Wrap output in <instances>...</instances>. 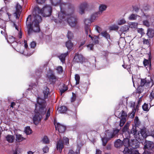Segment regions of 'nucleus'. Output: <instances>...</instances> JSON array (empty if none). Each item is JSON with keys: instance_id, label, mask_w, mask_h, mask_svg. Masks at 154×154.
Returning a JSON list of instances; mask_svg holds the SVG:
<instances>
[{"instance_id": "nucleus-1", "label": "nucleus", "mask_w": 154, "mask_h": 154, "mask_svg": "<svg viewBox=\"0 0 154 154\" xmlns=\"http://www.w3.org/2000/svg\"><path fill=\"white\" fill-rule=\"evenodd\" d=\"M52 7L49 5H46L42 9L38 7H36L32 14L34 18L32 20L31 16L29 15L26 19V23L28 29V34H30L32 32H39L40 31L39 23L42 20V17L38 14H41L44 17L51 15L52 12Z\"/></svg>"}, {"instance_id": "nucleus-2", "label": "nucleus", "mask_w": 154, "mask_h": 154, "mask_svg": "<svg viewBox=\"0 0 154 154\" xmlns=\"http://www.w3.org/2000/svg\"><path fill=\"white\" fill-rule=\"evenodd\" d=\"M46 106L47 104L44 100L39 97L37 98L35 110V114L33 118V121L35 125L38 124L41 121L42 116L45 114L47 109Z\"/></svg>"}, {"instance_id": "nucleus-3", "label": "nucleus", "mask_w": 154, "mask_h": 154, "mask_svg": "<svg viewBox=\"0 0 154 154\" xmlns=\"http://www.w3.org/2000/svg\"><path fill=\"white\" fill-rule=\"evenodd\" d=\"M131 133L135 138L140 140L146 138L148 136L146 133V129H142L137 132L136 128L133 127L131 130Z\"/></svg>"}, {"instance_id": "nucleus-4", "label": "nucleus", "mask_w": 154, "mask_h": 154, "mask_svg": "<svg viewBox=\"0 0 154 154\" xmlns=\"http://www.w3.org/2000/svg\"><path fill=\"white\" fill-rule=\"evenodd\" d=\"M51 4L54 5L56 6L59 5L60 6V8L62 9L65 6H68V8L71 7L72 11L74 9V5L70 3H65L64 2L63 0H50Z\"/></svg>"}, {"instance_id": "nucleus-5", "label": "nucleus", "mask_w": 154, "mask_h": 154, "mask_svg": "<svg viewBox=\"0 0 154 154\" xmlns=\"http://www.w3.org/2000/svg\"><path fill=\"white\" fill-rule=\"evenodd\" d=\"M69 9L68 11H71V13L70 14H68V16L67 17L68 19L66 20V21L70 26H74L76 25L77 23L76 19L75 17L74 16H72L71 14L74 12V8L73 11L71 7L70 8H69Z\"/></svg>"}, {"instance_id": "nucleus-6", "label": "nucleus", "mask_w": 154, "mask_h": 154, "mask_svg": "<svg viewBox=\"0 0 154 154\" xmlns=\"http://www.w3.org/2000/svg\"><path fill=\"white\" fill-rule=\"evenodd\" d=\"M69 143V139L66 137H63V140L60 139L57 141V148L59 152L61 153L62 152V149L63 147V144L67 145Z\"/></svg>"}, {"instance_id": "nucleus-7", "label": "nucleus", "mask_w": 154, "mask_h": 154, "mask_svg": "<svg viewBox=\"0 0 154 154\" xmlns=\"http://www.w3.org/2000/svg\"><path fill=\"white\" fill-rule=\"evenodd\" d=\"M68 6H65L62 9L60 8L61 11L59 12L58 14V19L59 20V21L60 22H61V21L66 20L67 19L66 18H67V16H68V14L66 15L65 14V12L63 11L64 9L66 8Z\"/></svg>"}, {"instance_id": "nucleus-8", "label": "nucleus", "mask_w": 154, "mask_h": 154, "mask_svg": "<svg viewBox=\"0 0 154 154\" xmlns=\"http://www.w3.org/2000/svg\"><path fill=\"white\" fill-rule=\"evenodd\" d=\"M119 130L118 129L114 130L112 131H111L109 130H107L106 131V135L107 137H110L112 138L113 137H116Z\"/></svg>"}, {"instance_id": "nucleus-9", "label": "nucleus", "mask_w": 154, "mask_h": 154, "mask_svg": "<svg viewBox=\"0 0 154 154\" xmlns=\"http://www.w3.org/2000/svg\"><path fill=\"white\" fill-rule=\"evenodd\" d=\"M88 7V3L86 2H84L81 3L79 6V13L82 14L85 13V10Z\"/></svg>"}, {"instance_id": "nucleus-10", "label": "nucleus", "mask_w": 154, "mask_h": 154, "mask_svg": "<svg viewBox=\"0 0 154 154\" xmlns=\"http://www.w3.org/2000/svg\"><path fill=\"white\" fill-rule=\"evenodd\" d=\"M129 125V123L127 122L123 128L122 131L123 132L122 136L123 137H124L125 135H127V137H129V136L130 135V134H131V133H130L128 131Z\"/></svg>"}, {"instance_id": "nucleus-11", "label": "nucleus", "mask_w": 154, "mask_h": 154, "mask_svg": "<svg viewBox=\"0 0 154 154\" xmlns=\"http://www.w3.org/2000/svg\"><path fill=\"white\" fill-rule=\"evenodd\" d=\"M74 60L77 63H82L85 60V58L81 54L76 53L74 58Z\"/></svg>"}, {"instance_id": "nucleus-12", "label": "nucleus", "mask_w": 154, "mask_h": 154, "mask_svg": "<svg viewBox=\"0 0 154 154\" xmlns=\"http://www.w3.org/2000/svg\"><path fill=\"white\" fill-rule=\"evenodd\" d=\"M154 147V143L153 142L150 141H146L144 146V148L145 149L152 151V149Z\"/></svg>"}, {"instance_id": "nucleus-13", "label": "nucleus", "mask_w": 154, "mask_h": 154, "mask_svg": "<svg viewBox=\"0 0 154 154\" xmlns=\"http://www.w3.org/2000/svg\"><path fill=\"white\" fill-rule=\"evenodd\" d=\"M54 125L56 129H57L59 132L63 133L65 131L66 127L64 125H61L59 123H57L56 125L55 123Z\"/></svg>"}, {"instance_id": "nucleus-14", "label": "nucleus", "mask_w": 154, "mask_h": 154, "mask_svg": "<svg viewBox=\"0 0 154 154\" xmlns=\"http://www.w3.org/2000/svg\"><path fill=\"white\" fill-rule=\"evenodd\" d=\"M136 139L131 140L130 141V147H131L132 149H136L138 147V141Z\"/></svg>"}, {"instance_id": "nucleus-15", "label": "nucleus", "mask_w": 154, "mask_h": 154, "mask_svg": "<svg viewBox=\"0 0 154 154\" xmlns=\"http://www.w3.org/2000/svg\"><path fill=\"white\" fill-rule=\"evenodd\" d=\"M151 83V82L149 80H147L146 79H141L140 85L141 86L149 87Z\"/></svg>"}, {"instance_id": "nucleus-16", "label": "nucleus", "mask_w": 154, "mask_h": 154, "mask_svg": "<svg viewBox=\"0 0 154 154\" xmlns=\"http://www.w3.org/2000/svg\"><path fill=\"white\" fill-rule=\"evenodd\" d=\"M130 135L129 137H127V135H125L123 142V145H124L126 147H130V141H129V138H130Z\"/></svg>"}, {"instance_id": "nucleus-17", "label": "nucleus", "mask_w": 154, "mask_h": 154, "mask_svg": "<svg viewBox=\"0 0 154 154\" xmlns=\"http://www.w3.org/2000/svg\"><path fill=\"white\" fill-rule=\"evenodd\" d=\"M11 16V14L8 13H3L2 14V19L6 21H8L10 20Z\"/></svg>"}, {"instance_id": "nucleus-18", "label": "nucleus", "mask_w": 154, "mask_h": 154, "mask_svg": "<svg viewBox=\"0 0 154 154\" xmlns=\"http://www.w3.org/2000/svg\"><path fill=\"white\" fill-rule=\"evenodd\" d=\"M100 14L97 11L92 14L91 16L90 20L91 22H93L97 20L98 17V15Z\"/></svg>"}, {"instance_id": "nucleus-19", "label": "nucleus", "mask_w": 154, "mask_h": 154, "mask_svg": "<svg viewBox=\"0 0 154 154\" xmlns=\"http://www.w3.org/2000/svg\"><path fill=\"white\" fill-rule=\"evenodd\" d=\"M107 8V6L104 4H100L99 7V11L98 12L100 14L104 11H105Z\"/></svg>"}, {"instance_id": "nucleus-20", "label": "nucleus", "mask_w": 154, "mask_h": 154, "mask_svg": "<svg viewBox=\"0 0 154 154\" xmlns=\"http://www.w3.org/2000/svg\"><path fill=\"white\" fill-rule=\"evenodd\" d=\"M68 52H67L66 53L61 54L58 57L59 58L63 63H64L66 57L68 55Z\"/></svg>"}, {"instance_id": "nucleus-21", "label": "nucleus", "mask_w": 154, "mask_h": 154, "mask_svg": "<svg viewBox=\"0 0 154 154\" xmlns=\"http://www.w3.org/2000/svg\"><path fill=\"white\" fill-rule=\"evenodd\" d=\"M16 11L15 12V14L16 16V18H18V15H20L19 14H20V12L21 11L22 7L20 5L18 4H17L16 5Z\"/></svg>"}, {"instance_id": "nucleus-22", "label": "nucleus", "mask_w": 154, "mask_h": 154, "mask_svg": "<svg viewBox=\"0 0 154 154\" xmlns=\"http://www.w3.org/2000/svg\"><path fill=\"white\" fill-rule=\"evenodd\" d=\"M85 35L87 37L88 36L91 38L92 36H91V31L90 27L87 26L85 27Z\"/></svg>"}, {"instance_id": "nucleus-23", "label": "nucleus", "mask_w": 154, "mask_h": 154, "mask_svg": "<svg viewBox=\"0 0 154 154\" xmlns=\"http://www.w3.org/2000/svg\"><path fill=\"white\" fill-rule=\"evenodd\" d=\"M48 76L49 81L51 82V84L55 83L56 79V78L55 75L51 74L50 75H48Z\"/></svg>"}, {"instance_id": "nucleus-24", "label": "nucleus", "mask_w": 154, "mask_h": 154, "mask_svg": "<svg viewBox=\"0 0 154 154\" xmlns=\"http://www.w3.org/2000/svg\"><path fill=\"white\" fill-rule=\"evenodd\" d=\"M6 140L9 143L13 142L14 140L15 137L13 135H8L6 137Z\"/></svg>"}, {"instance_id": "nucleus-25", "label": "nucleus", "mask_w": 154, "mask_h": 154, "mask_svg": "<svg viewBox=\"0 0 154 154\" xmlns=\"http://www.w3.org/2000/svg\"><path fill=\"white\" fill-rule=\"evenodd\" d=\"M114 145L116 148H120L123 145V142L120 139H118L115 141Z\"/></svg>"}, {"instance_id": "nucleus-26", "label": "nucleus", "mask_w": 154, "mask_h": 154, "mask_svg": "<svg viewBox=\"0 0 154 154\" xmlns=\"http://www.w3.org/2000/svg\"><path fill=\"white\" fill-rule=\"evenodd\" d=\"M147 35L149 38H152L154 36V30L151 29H148Z\"/></svg>"}, {"instance_id": "nucleus-27", "label": "nucleus", "mask_w": 154, "mask_h": 154, "mask_svg": "<svg viewBox=\"0 0 154 154\" xmlns=\"http://www.w3.org/2000/svg\"><path fill=\"white\" fill-rule=\"evenodd\" d=\"M43 93L44 96V99H46L47 98L49 93V89L47 87H45Z\"/></svg>"}, {"instance_id": "nucleus-28", "label": "nucleus", "mask_w": 154, "mask_h": 154, "mask_svg": "<svg viewBox=\"0 0 154 154\" xmlns=\"http://www.w3.org/2000/svg\"><path fill=\"white\" fill-rule=\"evenodd\" d=\"M127 116V113L124 111L122 110L119 114L118 117L119 118H124L126 119Z\"/></svg>"}, {"instance_id": "nucleus-29", "label": "nucleus", "mask_w": 154, "mask_h": 154, "mask_svg": "<svg viewBox=\"0 0 154 154\" xmlns=\"http://www.w3.org/2000/svg\"><path fill=\"white\" fill-rule=\"evenodd\" d=\"M13 27L15 28V29L17 30L18 31L20 30V32L19 33L18 36L20 38H21L22 37V34L20 30V27L19 26H18L14 22L13 23Z\"/></svg>"}, {"instance_id": "nucleus-30", "label": "nucleus", "mask_w": 154, "mask_h": 154, "mask_svg": "<svg viewBox=\"0 0 154 154\" xmlns=\"http://www.w3.org/2000/svg\"><path fill=\"white\" fill-rule=\"evenodd\" d=\"M102 35L108 40L110 39V35L106 31H103L100 33Z\"/></svg>"}, {"instance_id": "nucleus-31", "label": "nucleus", "mask_w": 154, "mask_h": 154, "mask_svg": "<svg viewBox=\"0 0 154 154\" xmlns=\"http://www.w3.org/2000/svg\"><path fill=\"white\" fill-rule=\"evenodd\" d=\"M67 109L66 106H62L58 108V112L60 113H64L67 110Z\"/></svg>"}, {"instance_id": "nucleus-32", "label": "nucleus", "mask_w": 154, "mask_h": 154, "mask_svg": "<svg viewBox=\"0 0 154 154\" xmlns=\"http://www.w3.org/2000/svg\"><path fill=\"white\" fill-rule=\"evenodd\" d=\"M111 138L110 137H103L102 138V140L103 142V146H105L106 145L108 141L110 140Z\"/></svg>"}, {"instance_id": "nucleus-33", "label": "nucleus", "mask_w": 154, "mask_h": 154, "mask_svg": "<svg viewBox=\"0 0 154 154\" xmlns=\"http://www.w3.org/2000/svg\"><path fill=\"white\" fill-rule=\"evenodd\" d=\"M66 45L68 49H70L72 48L73 44L71 41H69L66 42Z\"/></svg>"}, {"instance_id": "nucleus-34", "label": "nucleus", "mask_w": 154, "mask_h": 154, "mask_svg": "<svg viewBox=\"0 0 154 154\" xmlns=\"http://www.w3.org/2000/svg\"><path fill=\"white\" fill-rule=\"evenodd\" d=\"M25 139L20 134H16V140L18 142H20L23 141Z\"/></svg>"}, {"instance_id": "nucleus-35", "label": "nucleus", "mask_w": 154, "mask_h": 154, "mask_svg": "<svg viewBox=\"0 0 154 154\" xmlns=\"http://www.w3.org/2000/svg\"><path fill=\"white\" fill-rule=\"evenodd\" d=\"M90 38L95 44H98L99 43L98 36H94V37L92 36Z\"/></svg>"}, {"instance_id": "nucleus-36", "label": "nucleus", "mask_w": 154, "mask_h": 154, "mask_svg": "<svg viewBox=\"0 0 154 154\" xmlns=\"http://www.w3.org/2000/svg\"><path fill=\"white\" fill-rule=\"evenodd\" d=\"M129 26L128 25H125L121 28L120 31L122 32H124L128 31L129 30Z\"/></svg>"}, {"instance_id": "nucleus-37", "label": "nucleus", "mask_w": 154, "mask_h": 154, "mask_svg": "<svg viewBox=\"0 0 154 154\" xmlns=\"http://www.w3.org/2000/svg\"><path fill=\"white\" fill-rule=\"evenodd\" d=\"M120 120V121L119 126L122 127L125 124L126 121V119L124 118H119Z\"/></svg>"}, {"instance_id": "nucleus-38", "label": "nucleus", "mask_w": 154, "mask_h": 154, "mask_svg": "<svg viewBox=\"0 0 154 154\" xmlns=\"http://www.w3.org/2000/svg\"><path fill=\"white\" fill-rule=\"evenodd\" d=\"M7 41L9 43H12L15 42V39L14 37L11 36L8 38Z\"/></svg>"}, {"instance_id": "nucleus-39", "label": "nucleus", "mask_w": 154, "mask_h": 154, "mask_svg": "<svg viewBox=\"0 0 154 154\" xmlns=\"http://www.w3.org/2000/svg\"><path fill=\"white\" fill-rule=\"evenodd\" d=\"M24 131L27 135H29L32 133V130L29 126L26 127Z\"/></svg>"}, {"instance_id": "nucleus-40", "label": "nucleus", "mask_w": 154, "mask_h": 154, "mask_svg": "<svg viewBox=\"0 0 154 154\" xmlns=\"http://www.w3.org/2000/svg\"><path fill=\"white\" fill-rule=\"evenodd\" d=\"M137 17V15L132 14L129 16L128 18L130 20H135L136 19Z\"/></svg>"}, {"instance_id": "nucleus-41", "label": "nucleus", "mask_w": 154, "mask_h": 154, "mask_svg": "<svg viewBox=\"0 0 154 154\" xmlns=\"http://www.w3.org/2000/svg\"><path fill=\"white\" fill-rule=\"evenodd\" d=\"M123 153L124 154H132V151L130 150L128 147L125 148Z\"/></svg>"}, {"instance_id": "nucleus-42", "label": "nucleus", "mask_w": 154, "mask_h": 154, "mask_svg": "<svg viewBox=\"0 0 154 154\" xmlns=\"http://www.w3.org/2000/svg\"><path fill=\"white\" fill-rule=\"evenodd\" d=\"M126 22L125 20L124 19H122L119 20L117 21L118 24L119 25H121L125 24Z\"/></svg>"}, {"instance_id": "nucleus-43", "label": "nucleus", "mask_w": 154, "mask_h": 154, "mask_svg": "<svg viewBox=\"0 0 154 154\" xmlns=\"http://www.w3.org/2000/svg\"><path fill=\"white\" fill-rule=\"evenodd\" d=\"M67 36L68 39H71L73 37V33L70 31H68Z\"/></svg>"}, {"instance_id": "nucleus-44", "label": "nucleus", "mask_w": 154, "mask_h": 154, "mask_svg": "<svg viewBox=\"0 0 154 154\" xmlns=\"http://www.w3.org/2000/svg\"><path fill=\"white\" fill-rule=\"evenodd\" d=\"M134 121L135 126L136 127H138L140 124V122L139 121L138 117L136 116L135 118Z\"/></svg>"}, {"instance_id": "nucleus-45", "label": "nucleus", "mask_w": 154, "mask_h": 154, "mask_svg": "<svg viewBox=\"0 0 154 154\" xmlns=\"http://www.w3.org/2000/svg\"><path fill=\"white\" fill-rule=\"evenodd\" d=\"M42 141L45 144H47L49 143V140L47 137L44 136L42 138Z\"/></svg>"}, {"instance_id": "nucleus-46", "label": "nucleus", "mask_w": 154, "mask_h": 154, "mask_svg": "<svg viewBox=\"0 0 154 154\" xmlns=\"http://www.w3.org/2000/svg\"><path fill=\"white\" fill-rule=\"evenodd\" d=\"M143 110L145 111H148L149 110V108L148 107V105L146 103H144L142 106Z\"/></svg>"}, {"instance_id": "nucleus-47", "label": "nucleus", "mask_w": 154, "mask_h": 154, "mask_svg": "<svg viewBox=\"0 0 154 154\" xmlns=\"http://www.w3.org/2000/svg\"><path fill=\"white\" fill-rule=\"evenodd\" d=\"M119 29V26L116 25H114L110 26L109 29L110 30H116Z\"/></svg>"}, {"instance_id": "nucleus-48", "label": "nucleus", "mask_w": 154, "mask_h": 154, "mask_svg": "<svg viewBox=\"0 0 154 154\" xmlns=\"http://www.w3.org/2000/svg\"><path fill=\"white\" fill-rule=\"evenodd\" d=\"M138 25V23L135 22H132L129 25V27H130L132 28H136Z\"/></svg>"}, {"instance_id": "nucleus-49", "label": "nucleus", "mask_w": 154, "mask_h": 154, "mask_svg": "<svg viewBox=\"0 0 154 154\" xmlns=\"http://www.w3.org/2000/svg\"><path fill=\"white\" fill-rule=\"evenodd\" d=\"M75 79L76 81V85H78L79 84V81L80 79V77L79 75L78 74H76L75 75Z\"/></svg>"}, {"instance_id": "nucleus-50", "label": "nucleus", "mask_w": 154, "mask_h": 154, "mask_svg": "<svg viewBox=\"0 0 154 154\" xmlns=\"http://www.w3.org/2000/svg\"><path fill=\"white\" fill-rule=\"evenodd\" d=\"M56 70L58 73L61 74L63 73V69L62 66H58Z\"/></svg>"}, {"instance_id": "nucleus-51", "label": "nucleus", "mask_w": 154, "mask_h": 154, "mask_svg": "<svg viewBox=\"0 0 154 154\" xmlns=\"http://www.w3.org/2000/svg\"><path fill=\"white\" fill-rule=\"evenodd\" d=\"M143 87V86H141V85H140L138 87L137 91V93L140 94L143 91L144 89Z\"/></svg>"}, {"instance_id": "nucleus-52", "label": "nucleus", "mask_w": 154, "mask_h": 154, "mask_svg": "<svg viewBox=\"0 0 154 154\" xmlns=\"http://www.w3.org/2000/svg\"><path fill=\"white\" fill-rule=\"evenodd\" d=\"M85 26H89V24L91 23V22H92L91 21V20H90L88 19H86L85 20Z\"/></svg>"}, {"instance_id": "nucleus-53", "label": "nucleus", "mask_w": 154, "mask_h": 154, "mask_svg": "<svg viewBox=\"0 0 154 154\" xmlns=\"http://www.w3.org/2000/svg\"><path fill=\"white\" fill-rule=\"evenodd\" d=\"M136 110L135 109H133L131 113L129 114V117L131 118H133L135 116Z\"/></svg>"}, {"instance_id": "nucleus-54", "label": "nucleus", "mask_w": 154, "mask_h": 154, "mask_svg": "<svg viewBox=\"0 0 154 154\" xmlns=\"http://www.w3.org/2000/svg\"><path fill=\"white\" fill-rule=\"evenodd\" d=\"M50 109H49L47 111L46 114V115L45 118V120H46L50 116Z\"/></svg>"}, {"instance_id": "nucleus-55", "label": "nucleus", "mask_w": 154, "mask_h": 154, "mask_svg": "<svg viewBox=\"0 0 154 154\" xmlns=\"http://www.w3.org/2000/svg\"><path fill=\"white\" fill-rule=\"evenodd\" d=\"M72 96L71 99V101L72 103L76 99V95L73 93H72Z\"/></svg>"}, {"instance_id": "nucleus-56", "label": "nucleus", "mask_w": 154, "mask_h": 154, "mask_svg": "<svg viewBox=\"0 0 154 154\" xmlns=\"http://www.w3.org/2000/svg\"><path fill=\"white\" fill-rule=\"evenodd\" d=\"M41 72L39 71H37L35 72V74L37 76V79L40 78L41 76Z\"/></svg>"}, {"instance_id": "nucleus-57", "label": "nucleus", "mask_w": 154, "mask_h": 154, "mask_svg": "<svg viewBox=\"0 0 154 154\" xmlns=\"http://www.w3.org/2000/svg\"><path fill=\"white\" fill-rule=\"evenodd\" d=\"M43 151L44 153H47L48 152L49 148L47 146H45L43 148Z\"/></svg>"}, {"instance_id": "nucleus-58", "label": "nucleus", "mask_w": 154, "mask_h": 154, "mask_svg": "<svg viewBox=\"0 0 154 154\" xmlns=\"http://www.w3.org/2000/svg\"><path fill=\"white\" fill-rule=\"evenodd\" d=\"M150 8V6L148 4L145 5L143 6V9L145 10H149Z\"/></svg>"}, {"instance_id": "nucleus-59", "label": "nucleus", "mask_w": 154, "mask_h": 154, "mask_svg": "<svg viewBox=\"0 0 154 154\" xmlns=\"http://www.w3.org/2000/svg\"><path fill=\"white\" fill-rule=\"evenodd\" d=\"M143 24L144 25L148 27H149V23L147 20H145L143 21Z\"/></svg>"}, {"instance_id": "nucleus-60", "label": "nucleus", "mask_w": 154, "mask_h": 154, "mask_svg": "<svg viewBox=\"0 0 154 154\" xmlns=\"http://www.w3.org/2000/svg\"><path fill=\"white\" fill-rule=\"evenodd\" d=\"M94 45L92 44H89L87 45V48L90 50H93V49Z\"/></svg>"}, {"instance_id": "nucleus-61", "label": "nucleus", "mask_w": 154, "mask_h": 154, "mask_svg": "<svg viewBox=\"0 0 154 154\" xmlns=\"http://www.w3.org/2000/svg\"><path fill=\"white\" fill-rule=\"evenodd\" d=\"M95 29L98 33H100L101 31V29L99 26H95Z\"/></svg>"}, {"instance_id": "nucleus-62", "label": "nucleus", "mask_w": 154, "mask_h": 154, "mask_svg": "<svg viewBox=\"0 0 154 154\" xmlns=\"http://www.w3.org/2000/svg\"><path fill=\"white\" fill-rule=\"evenodd\" d=\"M36 43L34 41L32 42L30 44V46L31 48H34L36 45Z\"/></svg>"}, {"instance_id": "nucleus-63", "label": "nucleus", "mask_w": 154, "mask_h": 154, "mask_svg": "<svg viewBox=\"0 0 154 154\" xmlns=\"http://www.w3.org/2000/svg\"><path fill=\"white\" fill-rule=\"evenodd\" d=\"M137 31L138 32L140 33L141 34H144V30L142 28H139L138 30Z\"/></svg>"}, {"instance_id": "nucleus-64", "label": "nucleus", "mask_w": 154, "mask_h": 154, "mask_svg": "<svg viewBox=\"0 0 154 154\" xmlns=\"http://www.w3.org/2000/svg\"><path fill=\"white\" fill-rule=\"evenodd\" d=\"M143 63L145 66H147L149 64V62L148 60L145 59L143 62Z\"/></svg>"}]
</instances>
